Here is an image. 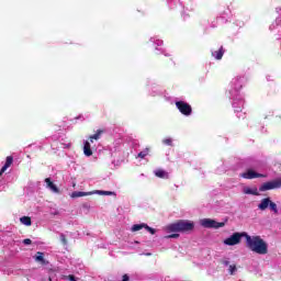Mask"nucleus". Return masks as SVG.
Here are the masks:
<instances>
[{
    "instance_id": "nucleus-34",
    "label": "nucleus",
    "mask_w": 281,
    "mask_h": 281,
    "mask_svg": "<svg viewBox=\"0 0 281 281\" xmlns=\"http://www.w3.org/2000/svg\"><path fill=\"white\" fill-rule=\"evenodd\" d=\"M64 148H71V143L64 144Z\"/></svg>"
},
{
    "instance_id": "nucleus-7",
    "label": "nucleus",
    "mask_w": 281,
    "mask_h": 281,
    "mask_svg": "<svg viewBox=\"0 0 281 281\" xmlns=\"http://www.w3.org/2000/svg\"><path fill=\"white\" fill-rule=\"evenodd\" d=\"M278 188H281V178L265 182L259 190L260 192H267V190H278Z\"/></svg>"
},
{
    "instance_id": "nucleus-22",
    "label": "nucleus",
    "mask_w": 281,
    "mask_h": 281,
    "mask_svg": "<svg viewBox=\"0 0 281 281\" xmlns=\"http://www.w3.org/2000/svg\"><path fill=\"white\" fill-rule=\"evenodd\" d=\"M269 209H270L271 212H273L274 214H278V204H276V202H273V201L270 200Z\"/></svg>"
},
{
    "instance_id": "nucleus-25",
    "label": "nucleus",
    "mask_w": 281,
    "mask_h": 281,
    "mask_svg": "<svg viewBox=\"0 0 281 281\" xmlns=\"http://www.w3.org/2000/svg\"><path fill=\"white\" fill-rule=\"evenodd\" d=\"M237 269H236V265H231L228 267V272L231 273V276H234L236 273Z\"/></svg>"
},
{
    "instance_id": "nucleus-27",
    "label": "nucleus",
    "mask_w": 281,
    "mask_h": 281,
    "mask_svg": "<svg viewBox=\"0 0 281 281\" xmlns=\"http://www.w3.org/2000/svg\"><path fill=\"white\" fill-rule=\"evenodd\" d=\"M162 144H165L166 146H172V138H165L162 140Z\"/></svg>"
},
{
    "instance_id": "nucleus-13",
    "label": "nucleus",
    "mask_w": 281,
    "mask_h": 281,
    "mask_svg": "<svg viewBox=\"0 0 281 281\" xmlns=\"http://www.w3.org/2000/svg\"><path fill=\"white\" fill-rule=\"evenodd\" d=\"M224 54L225 50L223 49V46H221L217 50H212V56L215 58V60H221Z\"/></svg>"
},
{
    "instance_id": "nucleus-10",
    "label": "nucleus",
    "mask_w": 281,
    "mask_h": 281,
    "mask_svg": "<svg viewBox=\"0 0 281 281\" xmlns=\"http://www.w3.org/2000/svg\"><path fill=\"white\" fill-rule=\"evenodd\" d=\"M45 183H46V188H48V190H52L55 194H58V192H60L58 187H56V184H54V182H52V179L46 178Z\"/></svg>"
},
{
    "instance_id": "nucleus-4",
    "label": "nucleus",
    "mask_w": 281,
    "mask_h": 281,
    "mask_svg": "<svg viewBox=\"0 0 281 281\" xmlns=\"http://www.w3.org/2000/svg\"><path fill=\"white\" fill-rule=\"evenodd\" d=\"M246 237H247V233L245 232L234 233L233 235L224 239L223 244L226 245L227 247H234L236 245H240V240H243V238H246Z\"/></svg>"
},
{
    "instance_id": "nucleus-8",
    "label": "nucleus",
    "mask_w": 281,
    "mask_h": 281,
    "mask_svg": "<svg viewBox=\"0 0 281 281\" xmlns=\"http://www.w3.org/2000/svg\"><path fill=\"white\" fill-rule=\"evenodd\" d=\"M239 177H241L243 179H260V178L267 177V176H265L262 173H258V172L254 171L252 169H248L247 171L240 173Z\"/></svg>"
},
{
    "instance_id": "nucleus-1",
    "label": "nucleus",
    "mask_w": 281,
    "mask_h": 281,
    "mask_svg": "<svg viewBox=\"0 0 281 281\" xmlns=\"http://www.w3.org/2000/svg\"><path fill=\"white\" fill-rule=\"evenodd\" d=\"M245 85V77H237L231 81V89L228 90L229 98L233 100V109L235 113H243L245 108V99L240 94V89Z\"/></svg>"
},
{
    "instance_id": "nucleus-23",
    "label": "nucleus",
    "mask_w": 281,
    "mask_h": 281,
    "mask_svg": "<svg viewBox=\"0 0 281 281\" xmlns=\"http://www.w3.org/2000/svg\"><path fill=\"white\" fill-rule=\"evenodd\" d=\"M150 42H151L154 45H156L157 47H161V46L164 45V41L157 40V38H155V37H151V38H150Z\"/></svg>"
},
{
    "instance_id": "nucleus-14",
    "label": "nucleus",
    "mask_w": 281,
    "mask_h": 281,
    "mask_svg": "<svg viewBox=\"0 0 281 281\" xmlns=\"http://www.w3.org/2000/svg\"><path fill=\"white\" fill-rule=\"evenodd\" d=\"M155 177H158V179H168L169 175L164 169H156L154 170Z\"/></svg>"
},
{
    "instance_id": "nucleus-29",
    "label": "nucleus",
    "mask_w": 281,
    "mask_h": 281,
    "mask_svg": "<svg viewBox=\"0 0 281 281\" xmlns=\"http://www.w3.org/2000/svg\"><path fill=\"white\" fill-rule=\"evenodd\" d=\"M167 1H168V3H169L170 8H172V3H173L175 5H177V3H179V0H167Z\"/></svg>"
},
{
    "instance_id": "nucleus-31",
    "label": "nucleus",
    "mask_w": 281,
    "mask_h": 281,
    "mask_svg": "<svg viewBox=\"0 0 281 281\" xmlns=\"http://www.w3.org/2000/svg\"><path fill=\"white\" fill-rule=\"evenodd\" d=\"M23 245H32V239L30 238L24 239Z\"/></svg>"
},
{
    "instance_id": "nucleus-38",
    "label": "nucleus",
    "mask_w": 281,
    "mask_h": 281,
    "mask_svg": "<svg viewBox=\"0 0 281 281\" xmlns=\"http://www.w3.org/2000/svg\"><path fill=\"white\" fill-rule=\"evenodd\" d=\"M90 144H93V140H90Z\"/></svg>"
},
{
    "instance_id": "nucleus-37",
    "label": "nucleus",
    "mask_w": 281,
    "mask_h": 281,
    "mask_svg": "<svg viewBox=\"0 0 281 281\" xmlns=\"http://www.w3.org/2000/svg\"><path fill=\"white\" fill-rule=\"evenodd\" d=\"M1 175H3V172H1V170H0V177H1Z\"/></svg>"
},
{
    "instance_id": "nucleus-2",
    "label": "nucleus",
    "mask_w": 281,
    "mask_h": 281,
    "mask_svg": "<svg viewBox=\"0 0 281 281\" xmlns=\"http://www.w3.org/2000/svg\"><path fill=\"white\" fill-rule=\"evenodd\" d=\"M246 245L250 251L259 256H267L269 254V244L258 235L250 236L246 233Z\"/></svg>"
},
{
    "instance_id": "nucleus-17",
    "label": "nucleus",
    "mask_w": 281,
    "mask_h": 281,
    "mask_svg": "<svg viewBox=\"0 0 281 281\" xmlns=\"http://www.w3.org/2000/svg\"><path fill=\"white\" fill-rule=\"evenodd\" d=\"M36 262H41V265H45V255L41 251L35 255Z\"/></svg>"
},
{
    "instance_id": "nucleus-35",
    "label": "nucleus",
    "mask_w": 281,
    "mask_h": 281,
    "mask_svg": "<svg viewBox=\"0 0 281 281\" xmlns=\"http://www.w3.org/2000/svg\"><path fill=\"white\" fill-rule=\"evenodd\" d=\"M159 52H161V54H164V49L159 48Z\"/></svg>"
},
{
    "instance_id": "nucleus-26",
    "label": "nucleus",
    "mask_w": 281,
    "mask_h": 281,
    "mask_svg": "<svg viewBox=\"0 0 281 281\" xmlns=\"http://www.w3.org/2000/svg\"><path fill=\"white\" fill-rule=\"evenodd\" d=\"M145 229L149 232V234L155 235L157 231L146 224Z\"/></svg>"
},
{
    "instance_id": "nucleus-11",
    "label": "nucleus",
    "mask_w": 281,
    "mask_h": 281,
    "mask_svg": "<svg viewBox=\"0 0 281 281\" xmlns=\"http://www.w3.org/2000/svg\"><path fill=\"white\" fill-rule=\"evenodd\" d=\"M83 155H86V157H91V155H93L91 143L89 140H85L83 143Z\"/></svg>"
},
{
    "instance_id": "nucleus-16",
    "label": "nucleus",
    "mask_w": 281,
    "mask_h": 281,
    "mask_svg": "<svg viewBox=\"0 0 281 281\" xmlns=\"http://www.w3.org/2000/svg\"><path fill=\"white\" fill-rule=\"evenodd\" d=\"M243 192H244V194H252L254 196H258V189L257 188L245 187Z\"/></svg>"
},
{
    "instance_id": "nucleus-39",
    "label": "nucleus",
    "mask_w": 281,
    "mask_h": 281,
    "mask_svg": "<svg viewBox=\"0 0 281 281\" xmlns=\"http://www.w3.org/2000/svg\"><path fill=\"white\" fill-rule=\"evenodd\" d=\"M238 117H243V115H239Z\"/></svg>"
},
{
    "instance_id": "nucleus-18",
    "label": "nucleus",
    "mask_w": 281,
    "mask_h": 281,
    "mask_svg": "<svg viewBox=\"0 0 281 281\" xmlns=\"http://www.w3.org/2000/svg\"><path fill=\"white\" fill-rule=\"evenodd\" d=\"M20 222L22 223V225H26V227H30V225H32V218H30V216L21 217Z\"/></svg>"
},
{
    "instance_id": "nucleus-20",
    "label": "nucleus",
    "mask_w": 281,
    "mask_h": 281,
    "mask_svg": "<svg viewBox=\"0 0 281 281\" xmlns=\"http://www.w3.org/2000/svg\"><path fill=\"white\" fill-rule=\"evenodd\" d=\"M93 194H103L104 196H113L115 194L113 191H92Z\"/></svg>"
},
{
    "instance_id": "nucleus-30",
    "label": "nucleus",
    "mask_w": 281,
    "mask_h": 281,
    "mask_svg": "<svg viewBox=\"0 0 281 281\" xmlns=\"http://www.w3.org/2000/svg\"><path fill=\"white\" fill-rule=\"evenodd\" d=\"M165 238H179V234H171V235H167L165 236Z\"/></svg>"
},
{
    "instance_id": "nucleus-12",
    "label": "nucleus",
    "mask_w": 281,
    "mask_h": 281,
    "mask_svg": "<svg viewBox=\"0 0 281 281\" xmlns=\"http://www.w3.org/2000/svg\"><path fill=\"white\" fill-rule=\"evenodd\" d=\"M93 191L90 192H82V191H75L71 193V199H80V196H91Z\"/></svg>"
},
{
    "instance_id": "nucleus-21",
    "label": "nucleus",
    "mask_w": 281,
    "mask_h": 281,
    "mask_svg": "<svg viewBox=\"0 0 281 281\" xmlns=\"http://www.w3.org/2000/svg\"><path fill=\"white\" fill-rule=\"evenodd\" d=\"M140 229H146V224H134L131 228L132 232H139Z\"/></svg>"
},
{
    "instance_id": "nucleus-36",
    "label": "nucleus",
    "mask_w": 281,
    "mask_h": 281,
    "mask_svg": "<svg viewBox=\"0 0 281 281\" xmlns=\"http://www.w3.org/2000/svg\"><path fill=\"white\" fill-rule=\"evenodd\" d=\"M165 56H170V54H165Z\"/></svg>"
},
{
    "instance_id": "nucleus-33",
    "label": "nucleus",
    "mask_w": 281,
    "mask_h": 281,
    "mask_svg": "<svg viewBox=\"0 0 281 281\" xmlns=\"http://www.w3.org/2000/svg\"><path fill=\"white\" fill-rule=\"evenodd\" d=\"M276 25H277V23H272V24L270 25L269 30H271V31L276 30Z\"/></svg>"
},
{
    "instance_id": "nucleus-3",
    "label": "nucleus",
    "mask_w": 281,
    "mask_h": 281,
    "mask_svg": "<svg viewBox=\"0 0 281 281\" xmlns=\"http://www.w3.org/2000/svg\"><path fill=\"white\" fill-rule=\"evenodd\" d=\"M194 229V222L180 220L173 224H169L166 227L167 234H172L177 232H192Z\"/></svg>"
},
{
    "instance_id": "nucleus-6",
    "label": "nucleus",
    "mask_w": 281,
    "mask_h": 281,
    "mask_svg": "<svg viewBox=\"0 0 281 281\" xmlns=\"http://www.w3.org/2000/svg\"><path fill=\"white\" fill-rule=\"evenodd\" d=\"M176 106L182 115H186L187 117L192 115V105L189 104L188 102H186V101H176Z\"/></svg>"
},
{
    "instance_id": "nucleus-9",
    "label": "nucleus",
    "mask_w": 281,
    "mask_h": 281,
    "mask_svg": "<svg viewBox=\"0 0 281 281\" xmlns=\"http://www.w3.org/2000/svg\"><path fill=\"white\" fill-rule=\"evenodd\" d=\"M270 203H271V198L262 199L258 204V210H261V212H265V210L269 207Z\"/></svg>"
},
{
    "instance_id": "nucleus-19",
    "label": "nucleus",
    "mask_w": 281,
    "mask_h": 281,
    "mask_svg": "<svg viewBox=\"0 0 281 281\" xmlns=\"http://www.w3.org/2000/svg\"><path fill=\"white\" fill-rule=\"evenodd\" d=\"M150 153L149 148H145L144 150H142L140 153H138L137 157L139 159H146V157H148V154Z\"/></svg>"
},
{
    "instance_id": "nucleus-24",
    "label": "nucleus",
    "mask_w": 281,
    "mask_h": 281,
    "mask_svg": "<svg viewBox=\"0 0 281 281\" xmlns=\"http://www.w3.org/2000/svg\"><path fill=\"white\" fill-rule=\"evenodd\" d=\"M100 135H102V131L99 130L95 134L90 136V142H92L93 139L95 140L100 139Z\"/></svg>"
},
{
    "instance_id": "nucleus-5",
    "label": "nucleus",
    "mask_w": 281,
    "mask_h": 281,
    "mask_svg": "<svg viewBox=\"0 0 281 281\" xmlns=\"http://www.w3.org/2000/svg\"><path fill=\"white\" fill-rule=\"evenodd\" d=\"M200 225L206 229H221L225 225V222H216L212 218H202L200 220Z\"/></svg>"
},
{
    "instance_id": "nucleus-40",
    "label": "nucleus",
    "mask_w": 281,
    "mask_h": 281,
    "mask_svg": "<svg viewBox=\"0 0 281 281\" xmlns=\"http://www.w3.org/2000/svg\"><path fill=\"white\" fill-rule=\"evenodd\" d=\"M147 256H150V254H147Z\"/></svg>"
},
{
    "instance_id": "nucleus-32",
    "label": "nucleus",
    "mask_w": 281,
    "mask_h": 281,
    "mask_svg": "<svg viewBox=\"0 0 281 281\" xmlns=\"http://www.w3.org/2000/svg\"><path fill=\"white\" fill-rule=\"evenodd\" d=\"M222 265H224V267H229V260L223 259Z\"/></svg>"
},
{
    "instance_id": "nucleus-15",
    "label": "nucleus",
    "mask_w": 281,
    "mask_h": 281,
    "mask_svg": "<svg viewBox=\"0 0 281 281\" xmlns=\"http://www.w3.org/2000/svg\"><path fill=\"white\" fill-rule=\"evenodd\" d=\"M12 161H14V158L12 156H8L4 166L1 168V172H5L10 166H12Z\"/></svg>"
},
{
    "instance_id": "nucleus-28",
    "label": "nucleus",
    "mask_w": 281,
    "mask_h": 281,
    "mask_svg": "<svg viewBox=\"0 0 281 281\" xmlns=\"http://www.w3.org/2000/svg\"><path fill=\"white\" fill-rule=\"evenodd\" d=\"M60 241L63 245H67V238L65 237V234H60Z\"/></svg>"
}]
</instances>
